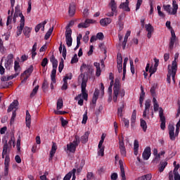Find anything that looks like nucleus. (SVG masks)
Instances as JSON below:
<instances>
[{
    "label": "nucleus",
    "instance_id": "412c9836",
    "mask_svg": "<svg viewBox=\"0 0 180 180\" xmlns=\"http://www.w3.org/2000/svg\"><path fill=\"white\" fill-rule=\"evenodd\" d=\"M150 106H151V103L150 101H146L145 103V110L143 111V117H147V119H150V116H147V113L150 112Z\"/></svg>",
    "mask_w": 180,
    "mask_h": 180
},
{
    "label": "nucleus",
    "instance_id": "a878e982",
    "mask_svg": "<svg viewBox=\"0 0 180 180\" xmlns=\"http://www.w3.org/2000/svg\"><path fill=\"white\" fill-rule=\"evenodd\" d=\"M11 150H12V147L9 146V144H8V141H6L5 143L3 146V154H9V153H11Z\"/></svg>",
    "mask_w": 180,
    "mask_h": 180
},
{
    "label": "nucleus",
    "instance_id": "ea45409f",
    "mask_svg": "<svg viewBox=\"0 0 180 180\" xmlns=\"http://www.w3.org/2000/svg\"><path fill=\"white\" fill-rule=\"evenodd\" d=\"M139 141L135 140L134 142V153L135 155H139Z\"/></svg>",
    "mask_w": 180,
    "mask_h": 180
},
{
    "label": "nucleus",
    "instance_id": "3c124183",
    "mask_svg": "<svg viewBox=\"0 0 180 180\" xmlns=\"http://www.w3.org/2000/svg\"><path fill=\"white\" fill-rule=\"evenodd\" d=\"M88 137H89V134L86 132L84 136H82V143H86V141H88Z\"/></svg>",
    "mask_w": 180,
    "mask_h": 180
},
{
    "label": "nucleus",
    "instance_id": "a211bd4d",
    "mask_svg": "<svg viewBox=\"0 0 180 180\" xmlns=\"http://www.w3.org/2000/svg\"><path fill=\"white\" fill-rule=\"evenodd\" d=\"M159 116L160 117V127L162 129V130H165V117L164 116V110H162V108H160L159 110Z\"/></svg>",
    "mask_w": 180,
    "mask_h": 180
},
{
    "label": "nucleus",
    "instance_id": "37998d69",
    "mask_svg": "<svg viewBox=\"0 0 180 180\" xmlns=\"http://www.w3.org/2000/svg\"><path fill=\"white\" fill-rule=\"evenodd\" d=\"M63 106V98H59L57 101V106H56L57 110H60V109H62Z\"/></svg>",
    "mask_w": 180,
    "mask_h": 180
},
{
    "label": "nucleus",
    "instance_id": "6ab92c4d",
    "mask_svg": "<svg viewBox=\"0 0 180 180\" xmlns=\"http://www.w3.org/2000/svg\"><path fill=\"white\" fill-rule=\"evenodd\" d=\"M168 129H169V139L170 140H172V141H174L175 138L178 136V135H176V132H174L175 127H174V125H169Z\"/></svg>",
    "mask_w": 180,
    "mask_h": 180
},
{
    "label": "nucleus",
    "instance_id": "09e8293b",
    "mask_svg": "<svg viewBox=\"0 0 180 180\" xmlns=\"http://www.w3.org/2000/svg\"><path fill=\"white\" fill-rule=\"evenodd\" d=\"M122 122L124 123V127H126L127 129H129V127L130 126V122H129V120L124 117H122Z\"/></svg>",
    "mask_w": 180,
    "mask_h": 180
},
{
    "label": "nucleus",
    "instance_id": "680f3d73",
    "mask_svg": "<svg viewBox=\"0 0 180 180\" xmlns=\"http://www.w3.org/2000/svg\"><path fill=\"white\" fill-rule=\"evenodd\" d=\"M96 37L97 38V40H103V33L98 32Z\"/></svg>",
    "mask_w": 180,
    "mask_h": 180
},
{
    "label": "nucleus",
    "instance_id": "dca6fc26",
    "mask_svg": "<svg viewBox=\"0 0 180 180\" xmlns=\"http://www.w3.org/2000/svg\"><path fill=\"white\" fill-rule=\"evenodd\" d=\"M33 72V65H30L27 70H25L23 74L22 75V77L24 78L23 81H27V78L30 77L32 73Z\"/></svg>",
    "mask_w": 180,
    "mask_h": 180
},
{
    "label": "nucleus",
    "instance_id": "4468645a",
    "mask_svg": "<svg viewBox=\"0 0 180 180\" xmlns=\"http://www.w3.org/2000/svg\"><path fill=\"white\" fill-rule=\"evenodd\" d=\"M154 60V65H151L149 70V72H150V77H151V75H153V74H155V72H157V70L158 68V65L160 64V60L157 59V58H153Z\"/></svg>",
    "mask_w": 180,
    "mask_h": 180
},
{
    "label": "nucleus",
    "instance_id": "5fc2aeb1",
    "mask_svg": "<svg viewBox=\"0 0 180 180\" xmlns=\"http://www.w3.org/2000/svg\"><path fill=\"white\" fill-rule=\"evenodd\" d=\"M124 108V106H121L120 108H118L117 110V115L120 117H122L123 116V108Z\"/></svg>",
    "mask_w": 180,
    "mask_h": 180
},
{
    "label": "nucleus",
    "instance_id": "2f4dec72",
    "mask_svg": "<svg viewBox=\"0 0 180 180\" xmlns=\"http://www.w3.org/2000/svg\"><path fill=\"white\" fill-rule=\"evenodd\" d=\"M94 65L96 68V77H101V74L102 72V70H101V63L98 62H95L94 63Z\"/></svg>",
    "mask_w": 180,
    "mask_h": 180
},
{
    "label": "nucleus",
    "instance_id": "9b49d317",
    "mask_svg": "<svg viewBox=\"0 0 180 180\" xmlns=\"http://www.w3.org/2000/svg\"><path fill=\"white\" fill-rule=\"evenodd\" d=\"M78 144H79V139L76 137L74 141L67 145L68 150L70 153H75Z\"/></svg>",
    "mask_w": 180,
    "mask_h": 180
},
{
    "label": "nucleus",
    "instance_id": "774afa93",
    "mask_svg": "<svg viewBox=\"0 0 180 180\" xmlns=\"http://www.w3.org/2000/svg\"><path fill=\"white\" fill-rule=\"evenodd\" d=\"M112 180L117 179V173H112L110 176Z\"/></svg>",
    "mask_w": 180,
    "mask_h": 180
},
{
    "label": "nucleus",
    "instance_id": "aec40b11",
    "mask_svg": "<svg viewBox=\"0 0 180 180\" xmlns=\"http://www.w3.org/2000/svg\"><path fill=\"white\" fill-rule=\"evenodd\" d=\"M145 29L148 32L147 34L148 39H151V36H153V33H154V27H153L151 24H146L145 25Z\"/></svg>",
    "mask_w": 180,
    "mask_h": 180
},
{
    "label": "nucleus",
    "instance_id": "a19ab883",
    "mask_svg": "<svg viewBox=\"0 0 180 180\" xmlns=\"http://www.w3.org/2000/svg\"><path fill=\"white\" fill-rule=\"evenodd\" d=\"M32 32V28L29 27H25L23 30V34L26 37H30V33Z\"/></svg>",
    "mask_w": 180,
    "mask_h": 180
},
{
    "label": "nucleus",
    "instance_id": "c9c22d12",
    "mask_svg": "<svg viewBox=\"0 0 180 180\" xmlns=\"http://www.w3.org/2000/svg\"><path fill=\"white\" fill-rule=\"evenodd\" d=\"M153 175L151 174H147L142 176L138 177L136 180H151Z\"/></svg>",
    "mask_w": 180,
    "mask_h": 180
},
{
    "label": "nucleus",
    "instance_id": "58836bf2",
    "mask_svg": "<svg viewBox=\"0 0 180 180\" xmlns=\"http://www.w3.org/2000/svg\"><path fill=\"white\" fill-rule=\"evenodd\" d=\"M136 110L133 111L131 117V127H134V124L136 123Z\"/></svg>",
    "mask_w": 180,
    "mask_h": 180
},
{
    "label": "nucleus",
    "instance_id": "603ef678",
    "mask_svg": "<svg viewBox=\"0 0 180 180\" xmlns=\"http://www.w3.org/2000/svg\"><path fill=\"white\" fill-rule=\"evenodd\" d=\"M88 112H85L84 115H83V120H82V124H86V122L88 120Z\"/></svg>",
    "mask_w": 180,
    "mask_h": 180
},
{
    "label": "nucleus",
    "instance_id": "9d476101",
    "mask_svg": "<svg viewBox=\"0 0 180 180\" xmlns=\"http://www.w3.org/2000/svg\"><path fill=\"white\" fill-rule=\"evenodd\" d=\"M178 169H179V165L175 166L173 172H169V180H180V175L178 172Z\"/></svg>",
    "mask_w": 180,
    "mask_h": 180
},
{
    "label": "nucleus",
    "instance_id": "6e6552de",
    "mask_svg": "<svg viewBox=\"0 0 180 180\" xmlns=\"http://www.w3.org/2000/svg\"><path fill=\"white\" fill-rule=\"evenodd\" d=\"M109 6L112 11L110 13H108L106 15L109 17H112L114 15L116 16L117 15V5L116 4V1H115V0H110Z\"/></svg>",
    "mask_w": 180,
    "mask_h": 180
},
{
    "label": "nucleus",
    "instance_id": "69168bd1",
    "mask_svg": "<svg viewBox=\"0 0 180 180\" xmlns=\"http://www.w3.org/2000/svg\"><path fill=\"white\" fill-rule=\"evenodd\" d=\"M72 79V75L70 73L65 75V77L63 78V81L67 82V79Z\"/></svg>",
    "mask_w": 180,
    "mask_h": 180
},
{
    "label": "nucleus",
    "instance_id": "8fccbe9b",
    "mask_svg": "<svg viewBox=\"0 0 180 180\" xmlns=\"http://www.w3.org/2000/svg\"><path fill=\"white\" fill-rule=\"evenodd\" d=\"M51 33H53V28L49 30V31L45 34L44 39L45 40H49L50 39V36H51Z\"/></svg>",
    "mask_w": 180,
    "mask_h": 180
},
{
    "label": "nucleus",
    "instance_id": "052dcab7",
    "mask_svg": "<svg viewBox=\"0 0 180 180\" xmlns=\"http://www.w3.org/2000/svg\"><path fill=\"white\" fill-rule=\"evenodd\" d=\"M174 44H175V40L174 39H170V42L169 44V49L170 50H172L174 49Z\"/></svg>",
    "mask_w": 180,
    "mask_h": 180
},
{
    "label": "nucleus",
    "instance_id": "e433bc0d",
    "mask_svg": "<svg viewBox=\"0 0 180 180\" xmlns=\"http://www.w3.org/2000/svg\"><path fill=\"white\" fill-rule=\"evenodd\" d=\"M69 15L70 16H74L75 15V4H71L69 6Z\"/></svg>",
    "mask_w": 180,
    "mask_h": 180
},
{
    "label": "nucleus",
    "instance_id": "c756f323",
    "mask_svg": "<svg viewBox=\"0 0 180 180\" xmlns=\"http://www.w3.org/2000/svg\"><path fill=\"white\" fill-rule=\"evenodd\" d=\"M56 151H57V144H56V143H53L52 148L50 151L49 160H53V158L54 157V154H56Z\"/></svg>",
    "mask_w": 180,
    "mask_h": 180
},
{
    "label": "nucleus",
    "instance_id": "7c9ffc66",
    "mask_svg": "<svg viewBox=\"0 0 180 180\" xmlns=\"http://www.w3.org/2000/svg\"><path fill=\"white\" fill-rule=\"evenodd\" d=\"M91 71H94V70H92V67H91V65H86L85 63H83L80 68V71L82 72H84L85 71H87V72L91 71Z\"/></svg>",
    "mask_w": 180,
    "mask_h": 180
},
{
    "label": "nucleus",
    "instance_id": "864d4df0",
    "mask_svg": "<svg viewBox=\"0 0 180 180\" xmlns=\"http://www.w3.org/2000/svg\"><path fill=\"white\" fill-rule=\"evenodd\" d=\"M37 91H39V86H36L32 90V92L30 94L31 98H33V96L37 94Z\"/></svg>",
    "mask_w": 180,
    "mask_h": 180
},
{
    "label": "nucleus",
    "instance_id": "423d86ee",
    "mask_svg": "<svg viewBox=\"0 0 180 180\" xmlns=\"http://www.w3.org/2000/svg\"><path fill=\"white\" fill-rule=\"evenodd\" d=\"M50 60L53 65V70L51 71V78L53 84H56V74H57V67L58 65V61H57V59H56V57H54V56H52L51 57Z\"/></svg>",
    "mask_w": 180,
    "mask_h": 180
},
{
    "label": "nucleus",
    "instance_id": "393cba45",
    "mask_svg": "<svg viewBox=\"0 0 180 180\" xmlns=\"http://www.w3.org/2000/svg\"><path fill=\"white\" fill-rule=\"evenodd\" d=\"M119 165L120 167L122 180H126V174L124 173V165L123 160H119Z\"/></svg>",
    "mask_w": 180,
    "mask_h": 180
},
{
    "label": "nucleus",
    "instance_id": "b1692460",
    "mask_svg": "<svg viewBox=\"0 0 180 180\" xmlns=\"http://www.w3.org/2000/svg\"><path fill=\"white\" fill-rule=\"evenodd\" d=\"M25 124L27 127L30 129V126L32 124V116L30 115V113H29V110L26 111Z\"/></svg>",
    "mask_w": 180,
    "mask_h": 180
},
{
    "label": "nucleus",
    "instance_id": "a18cd8bd",
    "mask_svg": "<svg viewBox=\"0 0 180 180\" xmlns=\"http://www.w3.org/2000/svg\"><path fill=\"white\" fill-rule=\"evenodd\" d=\"M98 154L101 157H103V155H105V146L98 147Z\"/></svg>",
    "mask_w": 180,
    "mask_h": 180
},
{
    "label": "nucleus",
    "instance_id": "1a4fd4ad",
    "mask_svg": "<svg viewBox=\"0 0 180 180\" xmlns=\"http://www.w3.org/2000/svg\"><path fill=\"white\" fill-rule=\"evenodd\" d=\"M65 39H66V44L68 47H71L72 46V30L71 28L68 27L65 31Z\"/></svg>",
    "mask_w": 180,
    "mask_h": 180
},
{
    "label": "nucleus",
    "instance_id": "0e129e2a",
    "mask_svg": "<svg viewBox=\"0 0 180 180\" xmlns=\"http://www.w3.org/2000/svg\"><path fill=\"white\" fill-rule=\"evenodd\" d=\"M141 4H143V0H137L136 11H139V9H140Z\"/></svg>",
    "mask_w": 180,
    "mask_h": 180
},
{
    "label": "nucleus",
    "instance_id": "de8ad7c7",
    "mask_svg": "<svg viewBox=\"0 0 180 180\" xmlns=\"http://www.w3.org/2000/svg\"><path fill=\"white\" fill-rule=\"evenodd\" d=\"M168 165V162H160V167H159L160 172H162L164 169H165V167Z\"/></svg>",
    "mask_w": 180,
    "mask_h": 180
},
{
    "label": "nucleus",
    "instance_id": "f8f14e48",
    "mask_svg": "<svg viewBox=\"0 0 180 180\" xmlns=\"http://www.w3.org/2000/svg\"><path fill=\"white\" fill-rule=\"evenodd\" d=\"M119 148L120 151V154L122 157H126L127 151L126 147L124 146V138L123 136L119 139Z\"/></svg>",
    "mask_w": 180,
    "mask_h": 180
},
{
    "label": "nucleus",
    "instance_id": "39448f33",
    "mask_svg": "<svg viewBox=\"0 0 180 180\" xmlns=\"http://www.w3.org/2000/svg\"><path fill=\"white\" fill-rule=\"evenodd\" d=\"M163 9L169 13V15H176V12H178V3L176 1L174 0L172 1V9L171 8V5H163Z\"/></svg>",
    "mask_w": 180,
    "mask_h": 180
},
{
    "label": "nucleus",
    "instance_id": "f704fd0d",
    "mask_svg": "<svg viewBox=\"0 0 180 180\" xmlns=\"http://www.w3.org/2000/svg\"><path fill=\"white\" fill-rule=\"evenodd\" d=\"M18 101L14 100L13 102L8 107L7 112H12V110H13V109H16V108H18Z\"/></svg>",
    "mask_w": 180,
    "mask_h": 180
},
{
    "label": "nucleus",
    "instance_id": "c85d7f7f",
    "mask_svg": "<svg viewBox=\"0 0 180 180\" xmlns=\"http://www.w3.org/2000/svg\"><path fill=\"white\" fill-rule=\"evenodd\" d=\"M120 9H123V11H126L127 12H130V8H129V0H126V2L122 3L120 5Z\"/></svg>",
    "mask_w": 180,
    "mask_h": 180
},
{
    "label": "nucleus",
    "instance_id": "4d7b16f0",
    "mask_svg": "<svg viewBox=\"0 0 180 180\" xmlns=\"http://www.w3.org/2000/svg\"><path fill=\"white\" fill-rule=\"evenodd\" d=\"M78 63V56L75 54L74 57L71 60V64H75Z\"/></svg>",
    "mask_w": 180,
    "mask_h": 180
},
{
    "label": "nucleus",
    "instance_id": "bb28decb",
    "mask_svg": "<svg viewBox=\"0 0 180 180\" xmlns=\"http://www.w3.org/2000/svg\"><path fill=\"white\" fill-rule=\"evenodd\" d=\"M47 23V20H44V22L38 24L36 27H35V32L36 33L39 32V30H41L42 32H44V26H46Z\"/></svg>",
    "mask_w": 180,
    "mask_h": 180
},
{
    "label": "nucleus",
    "instance_id": "338daca9",
    "mask_svg": "<svg viewBox=\"0 0 180 180\" xmlns=\"http://www.w3.org/2000/svg\"><path fill=\"white\" fill-rule=\"evenodd\" d=\"M16 147L18 151H20V138H18L17 140Z\"/></svg>",
    "mask_w": 180,
    "mask_h": 180
},
{
    "label": "nucleus",
    "instance_id": "6e6d98bb",
    "mask_svg": "<svg viewBox=\"0 0 180 180\" xmlns=\"http://www.w3.org/2000/svg\"><path fill=\"white\" fill-rule=\"evenodd\" d=\"M62 91H67L68 89V82L63 81V84L61 87Z\"/></svg>",
    "mask_w": 180,
    "mask_h": 180
},
{
    "label": "nucleus",
    "instance_id": "f257e3e1",
    "mask_svg": "<svg viewBox=\"0 0 180 180\" xmlns=\"http://www.w3.org/2000/svg\"><path fill=\"white\" fill-rule=\"evenodd\" d=\"M109 79H110V86L108 87V93L112 95V87L114 85L113 87V101L117 102V96H121V98H123L126 92L124 91V89H120V79L119 78H116L115 82L113 79H115V75L113 73L110 72L109 74Z\"/></svg>",
    "mask_w": 180,
    "mask_h": 180
},
{
    "label": "nucleus",
    "instance_id": "13d9d810",
    "mask_svg": "<svg viewBox=\"0 0 180 180\" xmlns=\"http://www.w3.org/2000/svg\"><path fill=\"white\" fill-rule=\"evenodd\" d=\"M47 64H49V60L47 58H44L41 61V67H46Z\"/></svg>",
    "mask_w": 180,
    "mask_h": 180
},
{
    "label": "nucleus",
    "instance_id": "2eb2a0df",
    "mask_svg": "<svg viewBox=\"0 0 180 180\" xmlns=\"http://www.w3.org/2000/svg\"><path fill=\"white\" fill-rule=\"evenodd\" d=\"M14 70L15 73L10 76L9 79H13V78H16L18 75L20 74V65H19V62H14Z\"/></svg>",
    "mask_w": 180,
    "mask_h": 180
},
{
    "label": "nucleus",
    "instance_id": "0eeeda50",
    "mask_svg": "<svg viewBox=\"0 0 180 180\" xmlns=\"http://www.w3.org/2000/svg\"><path fill=\"white\" fill-rule=\"evenodd\" d=\"M6 155V157H5ZM2 158H5L4 160V176H8L9 174V163L11 162V158H9V155L4 154L2 152Z\"/></svg>",
    "mask_w": 180,
    "mask_h": 180
},
{
    "label": "nucleus",
    "instance_id": "f3484780",
    "mask_svg": "<svg viewBox=\"0 0 180 180\" xmlns=\"http://www.w3.org/2000/svg\"><path fill=\"white\" fill-rule=\"evenodd\" d=\"M123 58H122V53H118L117 55V70L118 72H122L123 70Z\"/></svg>",
    "mask_w": 180,
    "mask_h": 180
},
{
    "label": "nucleus",
    "instance_id": "e2e57ef3",
    "mask_svg": "<svg viewBox=\"0 0 180 180\" xmlns=\"http://www.w3.org/2000/svg\"><path fill=\"white\" fill-rule=\"evenodd\" d=\"M15 117H16V111L13 112L11 122H10L11 124H12L15 122Z\"/></svg>",
    "mask_w": 180,
    "mask_h": 180
},
{
    "label": "nucleus",
    "instance_id": "f03ea898",
    "mask_svg": "<svg viewBox=\"0 0 180 180\" xmlns=\"http://www.w3.org/2000/svg\"><path fill=\"white\" fill-rule=\"evenodd\" d=\"M79 82H82V94H79L75 98V101H78V105L82 106L84 105V100L88 101V91H86V82H88V76L81 74L79 76Z\"/></svg>",
    "mask_w": 180,
    "mask_h": 180
},
{
    "label": "nucleus",
    "instance_id": "49530a36",
    "mask_svg": "<svg viewBox=\"0 0 180 180\" xmlns=\"http://www.w3.org/2000/svg\"><path fill=\"white\" fill-rule=\"evenodd\" d=\"M15 136H12L11 138H10V139H9V141H8V142L7 143V144H8V146H10V147H12V146H13V147H15Z\"/></svg>",
    "mask_w": 180,
    "mask_h": 180
},
{
    "label": "nucleus",
    "instance_id": "20e7f679",
    "mask_svg": "<svg viewBox=\"0 0 180 180\" xmlns=\"http://www.w3.org/2000/svg\"><path fill=\"white\" fill-rule=\"evenodd\" d=\"M19 17L20 18V20L19 26L17 27V37L22 34V32H23V29L25 28V15H23V13H22V12H20V10L18 9V8L15 7V11L13 18L14 23H16V18Z\"/></svg>",
    "mask_w": 180,
    "mask_h": 180
},
{
    "label": "nucleus",
    "instance_id": "5701e85b",
    "mask_svg": "<svg viewBox=\"0 0 180 180\" xmlns=\"http://www.w3.org/2000/svg\"><path fill=\"white\" fill-rule=\"evenodd\" d=\"M96 21L94 20H86L84 22H82L79 23L78 25V27L81 28V27H89V23H96Z\"/></svg>",
    "mask_w": 180,
    "mask_h": 180
},
{
    "label": "nucleus",
    "instance_id": "72a5a7b5",
    "mask_svg": "<svg viewBox=\"0 0 180 180\" xmlns=\"http://www.w3.org/2000/svg\"><path fill=\"white\" fill-rule=\"evenodd\" d=\"M131 32L128 30L124 36V41L122 42V49L124 50L126 49V44H127V39H129Z\"/></svg>",
    "mask_w": 180,
    "mask_h": 180
},
{
    "label": "nucleus",
    "instance_id": "bf43d9fd",
    "mask_svg": "<svg viewBox=\"0 0 180 180\" xmlns=\"http://www.w3.org/2000/svg\"><path fill=\"white\" fill-rule=\"evenodd\" d=\"M62 56H63L64 60H65V57H67V49H65V45H63V51H62Z\"/></svg>",
    "mask_w": 180,
    "mask_h": 180
},
{
    "label": "nucleus",
    "instance_id": "4c0bfd02",
    "mask_svg": "<svg viewBox=\"0 0 180 180\" xmlns=\"http://www.w3.org/2000/svg\"><path fill=\"white\" fill-rule=\"evenodd\" d=\"M141 94L139 98V103H140L141 108H143V102L144 101V96L146 95V93H144V89H143V86H141Z\"/></svg>",
    "mask_w": 180,
    "mask_h": 180
},
{
    "label": "nucleus",
    "instance_id": "4be33fe9",
    "mask_svg": "<svg viewBox=\"0 0 180 180\" xmlns=\"http://www.w3.org/2000/svg\"><path fill=\"white\" fill-rule=\"evenodd\" d=\"M142 157L143 160H148V158L151 157V148L150 147H147L146 148H145L142 154Z\"/></svg>",
    "mask_w": 180,
    "mask_h": 180
},
{
    "label": "nucleus",
    "instance_id": "cd10ccee",
    "mask_svg": "<svg viewBox=\"0 0 180 180\" xmlns=\"http://www.w3.org/2000/svg\"><path fill=\"white\" fill-rule=\"evenodd\" d=\"M112 23V19L109 18H103L100 20V25L101 26H108V25H110Z\"/></svg>",
    "mask_w": 180,
    "mask_h": 180
},
{
    "label": "nucleus",
    "instance_id": "79ce46f5",
    "mask_svg": "<svg viewBox=\"0 0 180 180\" xmlns=\"http://www.w3.org/2000/svg\"><path fill=\"white\" fill-rule=\"evenodd\" d=\"M98 96H99V90L96 89L94 93V96H93V98H92L93 103H96V101H98Z\"/></svg>",
    "mask_w": 180,
    "mask_h": 180
},
{
    "label": "nucleus",
    "instance_id": "c03bdc74",
    "mask_svg": "<svg viewBox=\"0 0 180 180\" xmlns=\"http://www.w3.org/2000/svg\"><path fill=\"white\" fill-rule=\"evenodd\" d=\"M141 127L143 131H147V122L143 119H141Z\"/></svg>",
    "mask_w": 180,
    "mask_h": 180
},
{
    "label": "nucleus",
    "instance_id": "473e14b6",
    "mask_svg": "<svg viewBox=\"0 0 180 180\" xmlns=\"http://www.w3.org/2000/svg\"><path fill=\"white\" fill-rule=\"evenodd\" d=\"M127 61H129V58L126 57L124 59L123 63V76H122V81L126 79V65H127Z\"/></svg>",
    "mask_w": 180,
    "mask_h": 180
},
{
    "label": "nucleus",
    "instance_id": "ddd939ff",
    "mask_svg": "<svg viewBox=\"0 0 180 180\" xmlns=\"http://www.w3.org/2000/svg\"><path fill=\"white\" fill-rule=\"evenodd\" d=\"M12 65H13V54L10 53L7 56L5 62V68L6 70H11L12 68Z\"/></svg>",
    "mask_w": 180,
    "mask_h": 180
},
{
    "label": "nucleus",
    "instance_id": "7ed1b4c3",
    "mask_svg": "<svg viewBox=\"0 0 180 180\" xmlns=\"http://www.w3.org/2000/svg\"><path fill=\"white\" fill-rule=\"evenodd\" d=\"M179 58V53H176L174 55V60L172 61V65H168V73L167 81L168 84H171V78L173 82L175 83V75H176V70H178V64L176 60Z\"/></svg>",
    "mask_w": 180,
    "mask_h": 180
}]
</instances>
